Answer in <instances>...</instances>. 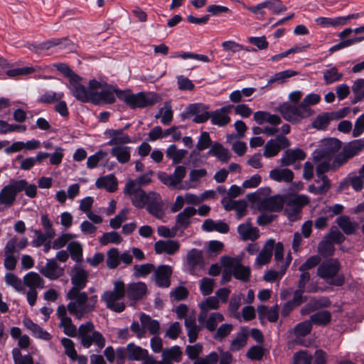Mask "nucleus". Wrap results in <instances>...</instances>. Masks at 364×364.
I'll return each instance as SVG.
<instances>
[{
    "instance_id": "34",
    "label": "nucleus",
    "mask_w": 364,
    "mask_h": 364,
    "mask_svg": "<svg viewBox=\"0 0 364 364\" xmlns=\"http://www.w3.org/2000/svg\"><path fill=\"white\" fill-rule=\"evenodd\" d=\"M128 353V359L130 360H144L148 357V350L129 343L126 346Z\"/></svg>"
},
{
    "instance_id": "48",
    "label": "nucleus",
    "mask_w": 364,
    "mask_h": 364,
    "mask_svg": "<svg viewBox=\"0 0 364 364\" xmlns=\"http://www.w3.org/2000/svg\"><path fill=\"white\" fill-rule=\"evenodd\" d=\"M337 223L342 230L347 235L353 233L358 228L356 222H352L347 216H341L337 218Z\"/></svg>"
},
{
    "instance_id": "8",
    "label": "nucleus",
    "mask_w": 364,
    "mask_h": 364,
    "mask_svg": "<svg viewBox=\"0 0 364 364\" xmlns=\"http://www.w3.org/2000/svg\"><path fill=\"white\" fill-rule=\"evenodd\" d=\"M309 203V198L305 195H290L286 198L285 213L291 221L300 218L301 208Z\"/></svg>"
},
{
    "instance_id": "15",
    "label": "nucleus",
    "mask_w": 364,
    "mask_h": 364,
    "mask_svg": "<svg viewBox=\"0 0 364 364\" xmlns=\"http://www.w3.org/2000/svg\"><path fill=\"white\" fill-rule=\"evenodd\" d=\"M39 272L48 279L56 280L64 275L65 269L60 267L55 259H48Z\"/></svg>"
},
{
    "instance_id": "23",
    "label": "nucleus",
    "mask_w": 364,
    "mask_h": 364,
    "mask_svg": "<svg viewBox=\"0 0 364 364\" xmlns=\"http://www.w3.org/2000/svg\"><path fill=\"white\" fill-rule=\"evenodd\" d=\"M288 196H274L272 197L266 198L261 201V208L264 210L269 211H279L282 209L284 204H286V198Z\"/></svg>"
},
{
    "instance_id": "5",
    "label": "nucleus",
    "mask_w": 364,
    "mask_h": 364,
    "mask_svg": "<svg viewBox=\"0 0 364 364\" xmlns=\"http://www.w3.org/2000/svg\"><path fill=\"white\" fill-rule=\"evenodd\" d=\"M78 335L82 345L85 348H89L93 343L100 348H102L105 346V338L101 333L95 331L94 324L91 321L79 326Z\"/></svg>"
},
{
    "instance_id": "35",
    "label": "nucleus",
    "mask_w": 364,
    "mask_h": 364,
    "mask_svg": "<svg viewBox=\"0 0 364 364\" xmlns=\"http://www.w3.org/2000/svg\"><path fill=\"white\" fill-rule=\"evenodd\" d=\"M95 185L98 188H105L109 192H114L117 188V180L114 174H109L97 178Z\"/></svg>"
},
{
    "instance_id": "61",
    "label": "nucleus",
    "mask_w": 364,
    "mask_h": 364,
    "mask_svg": "<svg viewBox=\"0 0 364 364\" xmlns=\"http://www.w3.org/2000/svg\"><path fill=\"white\" fill-rule=\"evenodd\" d=\"M188 264L191 267L199 265L202 262V253L197 249L190 250L186 256Z\"/></svg>"
},
{
    "instance_id": "2",
    "label": "nucleus",
    "mask_w": 364,
    "mask_h": 364,
    "mask_svg": "<svg viewBox=\"0 0 364 364\" xmlns=\"http://www.w3.org/2000/svg\"><path fill=\"white\" fill-rule=\"evenodd\" d=\"M126 296V285L121 279L113 282V289L107 290L101 295V300L106 307L114 312L120 313L125 309V304L122 301Z\"/></svg>"
},
{
    "instance_id": "27",
    "label": "nucleus",
    "mask_w": 364,
    "mask_h": 364,
    "mask_svg": "<svg viewBox=\"0 0 364 364\" xmlns=\"http://www.w3.org/2000/svg\"><path fill=\"white\" fill-rule=\"evenodd\" d=\"M306 156V154L301 149H288L283 154L280 163L282 166H288L296 161L304 160Z\"/></svg>"
},
{
    "instance_id": "1",
    "label": "nucleus",
    "mask_w": 364,
    "mask_h": 364,
    "mask_svg": "<svg viewBox=\"0 0 364 364\" xmlns=\"http://www.w3.org/2000/svg\"><path fill=\"white\" fill-rule=\"evenodd\" d=\"M66 298L70 301L68 304V311L79 320L93 312L97 303V295L89 296L87 292L75 289H70Z\"/></svg>"
},
{
    "instance_id": "58",
    "label": "nucleus",
    "mask_w": 364,
    "mask_h": 364,
    "mask_svg": "<svg viewBox=\"0 0 364 364\" xmlns=\"http://www.w3.org/2000/svg\"><path fill=\"white\" fill-rule=\"evenodd\" d=\"M311 321H304L296 325L294 333L296 337H304L311 332Z\"/></svg>"
},
{
    "instance_id": "40",
    "label": "nucleus",
    "mask_w": 364,
    "mask_h": 364,
    "mask_svg": "<svg viewBox=\"0 0 364 364\" xmlns=\"http://www.w3.org/2000/svg\"><path fill=\"white\" fill-rule=\"evenodd\" d=\"M5 284L13 288L16 291L25 294L26 288L24 287L23 279L12 272H8L4 276Z\"/></svg>"
},
{
    "instance_id": "55",
    "label": "nucleus",
    "mask_w": 364,
    "mask_h": 364,
    "mask_svg": "<svg viewBox=\"0 0 364 364\" xmlns=\"http://www.w3.org/2000/svg\"><path fill=\"white\" fill-rule=\"evenodd\" d=\"M68 250L70 253L71 258L76 262H80L82 259V245L77 241L69 243Z\"/></svg>"
},
{
    "instance_id": "33",
    "label": "nucleus",
    "mask_w": 364,
    "mask_h": 364,
    "mask_svg": "<svg viewBox=\"0 0 364 364\" xmlns=\"http://www.w3.org/2000/svg\"><path fill=\"white\" fill-rule=\"evenodd\" d=\"M331 170L329 165L326 163L318 164L316 166V172L318 179L316 181V183L321 182V185L318 186V188H323L325 190V193L330 189L331 183L328 177L324 173Z\"/></svg>"
},
{
    "instance_id": "22",
    "label": "nucleus",
    "mask_w": 364,
    "mask_h": 364,
    "mask_svg": "<svg viewBox=\"0 0 364 364\" xmlns=\"http://www.w3.org/2000/svg\"><path fill=\"white\" fill-rule=\"evenodd\" d=\"M147 292V287L145 283L142 282H133L129 284L126 287V295L132 301H138L146 295Z\"/></svg>"
},
{
    "instance_id": "53",
    "label": "nucleus",
    "mask_w": 364,
    "mask_h": 364,
    "mask_svg": "<svg viewBox=\"0 0 364 364\" xmlns=\"http://www.w3.org/2000/svg\"><path fill=\"white\" fill-rule=\"evenodd\" d=\"M242 294H233L228 306V311L230 315L235 318L239 317L238 309L241 305V299L242 297Z\"/></svg>"
},
{
    "instance_id": "43",
    "label": "nucleus",
    "mask_w": 364,
    "mask_h": 364,
    "mask_svg": "<svg viewBox=\"0 0 364 364\" xmlns=\"http://www.w3.org/2000/svg\"><path fill=\"white\" fill-rule=\"evenodd\" d=\"M166 154L168 158L172 160L173 164H178L185 158L187 151L185 149H178L175 144H171L167 148Z\"/></svg>"
},
{
    "instance_id": "10",
    "label": "nucleus",
    "mask_w": 364,
    "mask_h": 364,
    "mask_svg": "<svg viewBox=\"0 0 364 364\" xmlns=\"http://www.w3.org/2000/svg\"><path fill=\"white\" fill-rule=\"evenodd\" d=\"M16 187V181L13 180L0 191V212L7 210L15 203L18 193Z\"/></svg>"
},
{
    "instance_id": "6",
    "label": "nucleus",
    "mask_w": 364,
    "mask_h": 364,
    "mask_svg": "<svg viewBox=\"0 0 364 364\" xmlns=\"http://www.w3.org/2000/svg\"><path fill=\"white\" fill-rule=\"evenodd\" d=\"M24 287H28L26 290V299L31 306H33L36 302L38 291L37 289H42L45 287V281L41 276L36 272H29L23 277Z\"/></svg>"
},
{
    "instance_id": "9",
    "label": "nucleus",
    "mask_w": 364,
    "mask_h": 364,
    "mask_svg": "<svg viewBox=\"0 0 364 364\" xmlns=\"http://www.w3.org/2000/svg\"><path fill=\"white\" fill-rule=\"evenodd\" d=\"M279 111L286 120L291 122H295L301 119L308 117L313 113V111L310 108L304 107L301 103L299 105L284 103L279 106Z\"/></svg>"
},
{
    "instance_id": "21",
    "label": "nucleus",
    "mask_w": 364,
    "mask_h": 364,
    "mask_svg": "<svg viewBox=\"0 0 364 364\" xmlns=\"http://www.w3.org/2000/svg\"><path fill=\"white\" fill-rule=\"evenodd\" d=\"M274 247V240L269 239L264 244L262 250L255 259V265L259 268L268 264L272 257V252Z\"/></svg>"
},
{
    "instance_id": "17",
    "label": "nucleus",
    "mask_w": 364,
    "mask_h": 364,
    "mask_svg": "<svg viewBox=\"0 0 364 364\" xmlns=\"http://www.w3.org/2000/svg\"><path fill=\"white\" fill-rule=\"evenodd\" d=\"M88 272L82 268L75 266L71 272V282L73 287L70 289L81 291L87 284Z\"/></svg>"
},
{
    "instance_id": "44",
    "label": "nucleus",
    "mask_w": 364,
    "mask_h": 364,
    "mask_svg": "<svg viewBox=\"0 0 364 364\" xmlns=\"http://www.w3.org/2000/svg\"><path fill=\"white\" fill-rule=\"evenodd\" d=\"M156 119L161 118V122L164 125H168L173 121V110L169 102H166L164 106L156 114Z\"/></svg>"
},
{
    "instance_id": "31",
    "label": "nucleus",
    "mask_w": 364,
    "mask_h": 364,
    "mask_svg": "<svg viewBox=\"0 0 364 364\" xmlns=\"http://www.w3.org/2000/svg\"><path fill=\"white\" fill-rule=\"evenodd\" d=\"M269 178L277 182L290 183L293 181L294 174L289 168H274L269 171Z\"/></svg>"
},
{
    "instance_id": "54",
    "label": "nucleus",
    "mask_w": 364,
    "mask_h": 364,
    "mask_svg": "<svg viewBox=\"0 0 364 364\" xmlns=\"http://www.w3.org/2000/svg\"><path fill=\"white\" fill-rule=\"evenodd\" d=\"M315 22L323 28L342 26L343 23L340 16L335 18L318 17L316 18Z\"/></svg>"
},
{
    "instance_id": "37",
    "label": "nucleus",
    "mask_w": 364,
    "mask_h": 364,
    "mask_svg": "<svg viewBox=\"0 0 364 364\" xmlns=\"http://www.w3.org/2000/svg\"><path fill=\"white\" fill-rule=\"evenodd\" d=\"M257 312L260 319L267 318L270 322H275L279 317V306L275 305L272 308H268L264 305H261L258 306Z\"/></svg>"
},
{
    "instance_id": "51",
    "label": "nucleus",
    "mask_w": 364,
    "mask_h": 364,
    "mask_svg": "<svg viewBox=\"0 0 364 364\" xmlns=\"http://www.w3.org/2000/svg\"><path fill=\"white\" fill-rule=\"evenodd\" d=\"M331 314L328 311H321L311 316L310 321L311 323L317 326H326L330 323Z\"/></svg>"
},
{
    "instance_id": "11",
    "label": "nucleus",
    "mask_w": 364,
    "mask_h": 364,
    "mask_svg": "<svg viewBox=\"0 0 364 364\" xmlns=\"http://www.w3.org/2000/svg\"><path fill=\"white\" fill-rule=\"evenodd\" d=\"M159 101V97L154 92H139L132 94L129 106L132 108H143L155 105Z\"/></svg>"
},
{
    "instance_id": "46",
    "label": "nucleus",
    "mask_w": 364,
    "mask_h": 364,
    "mask_svg": "<svg viewBox=\"0 0 364 364\" xmlns=\"http://www.w3.org/2000/svg\"><path fill=\"white\" fill-rule=\"evenodd\" d=\"M210 119L213 124L218 127H225L231 121L228 114L223 113L218 109L210 113Z\"/></svg>"
},
{
    "instance_id": "24",
    "label": "nucleus",
    "mask_w": 364,
    "mask_h": 364,
    "mask_svg": "<svg viewBox=\"0 0 364 364\" xmlns=\"http://www.w3.org/2000/svg\"><path fill=\"white\" fill-rule=\"evenodd\" d=\"M7 64L8 67L6 68H3L1 66H0V68L5 71V73L9 78H16L20 76L28 75L41 70V68L38 65L11 68L8 62Z\"/></svg>"
},
{
    "instance_id": "25",
    "label": "nucleus",
    "mask_w": 364,
    "mask_h": 364,
    "mask_svg": "<svg viewBox=\"0 0 364 364\" xmlns=\"http://www.w3.org/2000/svg\"><path fill=\"white\" fill-rule=\"evenodd\" d=\"M182 351L178 346L166 348L162 350L161 364H173L178 363L182 358Z\"/></svg>"
},
{
    "instance_id": "62",
    "label": "nucleus",
    "mask_w": 364,
    "mask_h": 364,
    "mask_svg": "<svg viewBox=\"0 0 364 364\" xmlns=\"http://www.w3.org/2000/svg\"><path fill=\"white\" fill-rule=\"evenodd\" d=\"M312 355L306 350H301L294 353L292 364H311Z\"/></svg>"
},
{
    "instance_id": "3",
    "label": "nucleus",
    "mask_w": 364,
    "mask_h": 364,
    "mask_svg": "<svg viewBox=\"0 0 364 364\" xmlns=\"http://www.w3.org/2000/svg\"><path fill=\"white\" fill-rule=\"evenodd\" d=\"M341 141L336 138L323 139L312 154L314 161L318 165L326 163L331 168L332 156L339 151Z\"/></svg>"
},
{
    "instance_id": "12",
    "label": "nucleus",
    "mask_w": 364,
    "mask_h": 364,
    "mask_svg": "<svg viewBox=\"0 0 364 364\" xmlns=\"http://www.w3.org/2000/svg\"><path fill=\"white\" fill-rule=\"evenodd\" d=\"M221 262L224 266L232 269L235 278L244 282L249 281L251 272L248 266H243L231 257H223Z\"/></svg>"
},
{
    "instance_id": "19",
    "label": "nucleus",
    "mask_w": 364,
    "mask_h": 364,
    "mask_svg": "<svg viewBox=\"0 0 364 364\" xmlns=\"http://www.w3.org/2000/svg\"><path fill=\"white\" fill-rule=\"evenodd\" d=\"M180 246V243L177 240H161L155 242L154 250L158 255L166 254L173 255L179 250Z\"/></svg>"
},
{
    "instance_id": "50",
    "label": "nucleus",
    "mask_w": 364,
    "mask_h": 364,
    "mask_svg": "<svg viewBox=\"0 0 364 364\" xmlns=\"http://www.w3.org/2000/svg\"><path fill=\"white\" fill-rule=\"evenodd\" d=\"M208 154L216 156L220 161L226 162L230 159L228 150L220 144H214L208 152Z\"/></svg>"
},
{
    "instance_id": "4",
    "label": "nucleus",
    "mask_w": 364,
    "mask_h": 364,
    "mask_svg": "<svg viewBox=\"0 0 364 364\" xmlns=\"http://www.w3.org/2000/svg\"><path fill=\"white\" fill-rule=\"evenodd\" d=\"M340 267L341 265L338 259H327L318 266L317 274L331 285L342 286L344 284V277L343 275L337 276Z\"/></svg>"
},
{
    "instance_id": "49",
    "label": "nucleus",
    "mask_w": 364,
    "mask_h": 364,
    "mask_svg": "<svg viewBox=\"0 0 364 364\" xmlns=\"http://www.w3.org/2000/svg\"><path fill=\"white\" fill-rule=\"evenodd\" d=\"M297 73L291 70H287L282 72H279L272 75L267 82L266 86H269L272 83L277 82L279 84L284 83L287 81L289 78L296 75Z\"/></svg>"
},
{
    "instance_id": "47",
    "label": "nucleus",
    "mask_w": 364,
    "mask_h": 364,
    "mask_svg": "<svg viewBox=\"0 0 364 364\" xmlns=\"http://www.w3.org/2000/svg\"><path fill=\"white\" fill-rule=\"evenodd\" d=\"M17 191H24L26 195L29 198H35L37 195V186L35 184H29L26 180H15Z\"/></svg>"
},
{
    "instance_id": "45",
    "label": "nucleus",
    "mask_w": 364,
    "mask_h": 364,
    "mask_svg": "<svg viewBox=\"0 0 364 364\" xmlns=\"http://www.w3.org/2000/svg\"><path fill=\"white\" fill-rule=\"evenodd\" d=\"M224 320V316L219 312H213L208 317L206 316L204 321L200 323L203 325L209 331H215L218 324Z\"/></svg>"
},
{
    "instance_id": "57",
    "label": "nucleus",
    "mask_w": 364,
    "mask_h": 364,
    "mask_svg": "<svg viewBox=\"0 0 364 364\" xmlns=\"http://www.w3.org/2000/svg\"><path fill=\"white\" fill-rule=\"evenodd\" d=\"M343 77V74L338 73L336 67H331L323 72V79L327 85L332 84L340 80Z\"/></svg>"
},
{
    "instance_id": "16",
    "label": "nucleus",
    "mask_w": 364,
    "mask_h": 364,
    "mask_svg": "<svg viewBox=\"0 0 364 364\" xmlns=\"http://www.w3.org/2000/svg\"><path fill=\"white\" fill-rule=\"evenodd\" d=\"M172 268L168 265L162 264L158 267L153 274L155 283L160 287H168L171 284L170 277Z\"/></svg>"
},
{
    "instance_id": "29",
    "label": "nucleus",
    "mask_w": 364,
    "mask_h": 364,
    "mask_svg": "<svg viewBox=\"0 0 364 364\" xmlns=\"http://www.w3.org/2000/svg\"><path fill=\"white\" fill-rule=\"evenodd\" d=\"M132 148L128 146H114L111 149L110 154L119 164H126L130 161Z\"/></svg>"
},
{
    "instance_id": "63",
    "label": "nucleus",
    "mask_w": 364,
    "mask_h": 364,
    "mask_svg": "<svg viewBox=\"0 0 364 364\" xmlns=\"http://www.w3.org/2000/svg\"><path fill=\"white\" fill-rule=\"evenodd\" d=\"M12 355L14 364H33V358L30 355H23L17 348L12 350Z\"/></svg>"
},
{
    "instance_id": "38",
    "label": "nucleus",
    "mask_w": 364,
    "mask_h": 364,
    "mask_svg": "<svg viewBox=\"0 0 364 364\" xmlns=\"http://www.w3.org/2000/svg\"><path fill=\"white\" fill-rule=\"evenodd\" d=\"M202 229L206 232L217 231L220 233H227L229 231L227 223L220 220L214 221L212 219H206L202 225Z\"/></svg>"
},
{
    "instance_id": "13",
    "label": "nucleus",
    "mask_w": 364,
    "mask_h": 364,
    "mask_svg": "<svg viewBox=\"0 0 364 364\" xmlns=\"http://www.w3.org/2000/svg\"><path fill=\"white\" fill-rule=\"evenodd\" d=\"M290 146V142L286 136L278 135L274 139L269 140L264 146L263 155L266 158L277 156L281 149Z\"/></svg>"
},
{
    "instance_id": "26",
    "label": "nucleus",
    "mask_w": 364,
    "mask_h": 364,
    "mask_svg": "<svg viewBox=\"0 0 364 364\" xmlns=\"http://www.w3.org/2000/svg\"><path fill=\"white\" fill-rule=\"evenodd\" d=\"M198 306L200 309V312L198 315V321L199 323H202L205 321L209 311L219 309L220 302L217 297L209 296L201 301Z\"/></svg>"
},
{
    "instance_id": "56",
    "label": "nucleus",
    "mask_w": 364,
    "mask_h": 364,
    "mask_svg": "<svg viewBox=\"0 0 364 364\" xmlns=\"http://www.w3.org/2000/svg\"><path fill=\"white\" fill-rule=\"evenodd\" d=\"M60 46L61 48H72L73 47V43L67 39V38H63V39H53L51 41H48L46 42H44L41 44V48L42 49H49L53 46Z\"/></svg>"
},
{
    "instance_id": "39",
    "label": "nucleus",
    "mask_w": 364,
    "mask_h": 364,
    "mask_svg": "<svg viewBox=\"0 0 364 364\" xmlns=\"http://www.w3.org/2000/svg\"><path fill=\"white\" fill-rule=\"evenodd\" d=\"M197 210L193 207H186L176 216V225L177 227L186 228L189 226L191 217L196 215Z\"/></svg>"
},
{
    "instance_id": "14",
    "label": "nucleus",
    "mask_w": 364,
    "mask_h": 364,
    "mask_svg": "<svg viewBox=\"0 0 364 364\" xmlns=\"http://www.w3.org/2000/svg\"><path fill=\"white\" fill-rule=\"evenodd\" d=\"M81 78L80 76H74V78L70 82L69 89L72 95L77 100L82 102H92L93 92L89 91L87 88L80 84Z\"/></svg>"
},
{
    "instance_id": "60",
    "label": "nucleus",
    "mask_w": 364,
    "mask_h": 364,
    "mask_svg": "<svg viewBox=\"0 0 364 364\" xmlns=\"http://www.w3.org/2000/svg\"><path fill=\"white\" fill-rule=\"evenodd\" d=\"M332 119L331 113H323L316 118L312 125L317 129H324L328 127L330 121Z\"/></svg>"
},
{
    "instance_id": "64",
    "label": "nucleus",
    "mask_w": 364,
    "mask_h": 364,
    "mask_svg": "<svg viewBox=\"0 0 364 364\" xmlns=\"http://www.w3.org/2000/svg\"><path fill=\"white\" fill-rule=\"evenodd\" d=\"M352 90L357 101H360L364 100V79H358L356 80L353 86Z\"/></svg>"
},
{
    "instance_id": "41",
    "label": "nucleus",
    "mask_w": 364,
    "mask_h": 364,
    "mask_svg": "<svg viewBox=\"0 0 364 364\" xmlns=\"http://www.w3.org/2000/svg\"><path fill=\"white\" fill-rule=\"evenodd\" d=\"M28 244V238H18L16 236H14L7 241L4 250H9V251L14 253L19 252L21 250L26 248Z\"/></svg>"
},
{
    "instance_id": "30",
    "label": "nucleus",
    "mask_w": 364,
    "mask_h": 364,
    "mask_svg": "<svg viewBox=\"0 0 364 364\" xmlns=\"http://www.w3.org/2000/svg\"><path fill=\"white\" fill-rule=\"evenodd\" d=\"M237 231L241 238L246 240H256L259 236V230L257 228L252 227L251 223L246 222L237 227Z\"/></svg>"
},
{
    "instance_id": "28",
    "label": "nucleus",
    "mask_w": 364,
    "mask_h": 364,
    "mask_svg": "<svg viewBox=\"0 0 364 364\" xmlns=\"http://www.w3.org/2000/svg\"><path fill=\"white\" fill-rule=\"evenodd\" d=\"M146 205L147 210L153 216L159 219H162L164 217L163 203L159 193H156Z\"/></svg>"
},
{
    "instance_id": "36",
    "label": "nucleus",
    "mask_w": 364,
    "mask_h": 364,
    "mask_svg": "<svg viewBox=\"0 0 364 364\" xmlns=\"http://www.w3.org/2000/svg\"><path fill=\"white\" fill-rule=\"evenodd\" d=\"M248 330L246 328H242L239 332L237 333L235 338L232 339L230 350L235 352L238 351L245 347L247 342Z\"/></svg>"
},
{
    "instance_id": "20",
    "label": "nucleus",
    "mask_w": 364,
    "mask_h": 364,
    "mask_svg": "<svg viewBox=\"0 0 364 364\" xmlns=\"http://www.w3.org/2000/svg\"><path fill=\"white\" fill-rule=\"evenodd\" d=\"M105 135L109 138V146H118L129 144L132 141L130 136L125 134L124 129H109L105 132Z\"/></svg>"
},
{
    "instance_id": "18",
    "label": "nucleus",
    "mask_w": 364,
    "mask_h": 364,
    "mask_svg": "<svg viewBox=\"0 0 364 364\" xmlns=\"http://www.w3.org/2000/svg\"><path fill=\"white\" fill-rule=\"evenodd\" d=\"M115 87L105 84V87L100 92H94L92 102L94 104H112L115 101Z\"/></svg>"
},
{
    "instance_id": "59",
    "label": "nucleus",
    "mask_w": 364,
    "mask_h": 364,
    "mask_svg": "<svg viewBox=\"0 0 364 364\" xmlns=\"http://www.w3.org/2000/svg\"><path fill=\"white\" fill-rule=\"evenodd\" d=\"M107 156V153L105 151L100 150L95 154L90 156L87 160V167L92 169L98 165V164L104 160Z\"/></svg>"
},
{
    "instance_id": "32",
    "label": "nucleus",
    "mask_w": 364,
    "mask_h": 364,
    "mask_svg": "<svg viewBox=\"0 0 364 364\" xmlns=\"http://www.w3.org/2000/svg\"><path fill=\"white\" fill-rule=\"evenodd\" d=\"M23 323L24 326L32 333L33 336L45 341H48L51 338V336L48 332L44 331L38 324L33 323L31 318L27 317L24 318Z\"/></svg>"
},
{
    "instance_id": "52",
    "label": "nucleus",
    "mask_w": 364,
    "mask_h": 364,
    "mask_svg": "<svg viewBox=\"0 0 364 364\" xmlns=\"http://www.w3.org/2000/svg\"><path fill=\"white\" fill-rule=\"evenodd\" d=\"M364 148V141L362 139L355 140L349 143L343 149L345 154L351 159L357 155Z\"/></svg>"
},
{
    "instance_id": "42",
    "label": "nucleus",
    "mask_w": 364,
    "mask_h": 364,
    "mask_svg": "<svg viewBox=\"0 0 364 364\" xmlns=\"http://www.w3.org/2000/svg\"><path fill=\"white\" fill-rule=\"evenodd\" d=\"M141 326L144 327L145 331H149L152 335L159 333L160 324L157 320L152 319L149 315L141 314L139 317Z\"/></svg>"
},
{
    "instance_id": "7",
    "label": "nucleus",
    "mask_w": 364,
    "mask_h": 364,
    "mask_svg": "<svg viewBox=\"0 0 364 364\" xmlns=\"http://www.w3.org/2000/svg\"><path fill=\"white\" fill-rule=\"evenodd\" d=\"M124 193L131 197L132 204L138 208L145 207L156 193L155 192L146 193L141 188H138L135 181H127Z\"/></svg>"
}]
</instances>
